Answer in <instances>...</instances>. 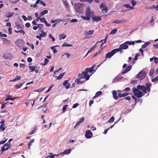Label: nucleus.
Masks as SVG:
<instances>
[{
    "instance_id": "f257e3e1",
    "label": "nucleus",
    "mask_w": 158,
    "mask_h": 158,
    "mask_svg": "<svg viewBox=\"0 0 158 158\" xmlns=\"http://www.w3.org/2000/svg\"><path fill=\"white\" fill-rule=\"evenodd\" d=\"M151 84L150 83H146L145 86L139 85L137 86V88H133V92L134 95L137 98H140L143 95V92L139 89L142 90L144 94L151 91Z\"/></svg>"
},
{
    "instance_id": "f03ea898",
    "label": "nucleus",
    "mask_w": 158,
    "mask_h": 158,
    "mask_svg": "<svg viewBox=\"0 0 158 158\" xmlns=\"http://www.w3.org/2000/svg\"><path fill=\"white\" fill-rule=\"evenodd\" d=\"M94 14V11L92 10L90 7L88 6L86 8L85 11L86 16H82L81 17L84 20H89L90 19V17L93 16Z\"/></svg>"
},
{
    "instance_id": "7ed1b4c3",
    "label": "nucleus",
    "mask_w": 158,
    "mask_h": 158,
    "mask_svg": "<svg viewBox=\"0 0 158 158\" xmlns=\"http://www.w3.org/2000/svg\"><path fill=\"white\" fill-rule=\"evenodd\" d=\"M29 69L31 70V72H33L35 71V73H38L40 67H38L37 65H36L35 66H29Z\"/></svg>"
},
{
    "instance_id": "20e7f679",
    "label": "nucleus",
    "mask_w": 158,
    "mask_h": 158,
    "mask_svg": "<svg viewBox=\"0 0 158 158\" xmlns=\"http://www.w3.org/2000/svg\"><path fill=\"white\" fill-rule=\"evenodd\" d=\"M82 4H78L75 6V9L76 11L78 13H81L82 12L83 8L81 6Z\"/></svg>"
},
{
    "instance_id": "39448f33",
    "label": "nucleus",
    "mask_w": 158,
    "mask_h": 158,
    "mask_svg": "<svg viewBox=\"0 0 158 158\" xmlns=\"http://www.w3.org/2000/svg\"><path fill=\"white\" fill-rule=\"evenodd\" d=\"M115 53L114 49L112 50L111 52H108L106 55V59L105 60H106L107 58H111Z\"/></svg>"
},
{
    "instance_id": "423d86ee",
    "label": "nucleus",
    "mask_w": 158,
    "mask_h": 158,
    "mask_svg": "<svg viewBox=\"0 0 158 158\" xmlns=\"http://www.w3.org/2000/svg\"><path fill=\"white\" fill-rule=\"evenodd\" d=\"M15 44L19 48L22 47L23 46L24 44V42L23 40L19 39L15 42Z\"/></svg>"
},
{
    "instance_id": "0eeeda50",
    "label": "nucleus",
    "mask_w": 158,
    "mask_h": 158,
    "mask_svg": "<svg viewBox=\"0 0 158 158\" xmlns=\"http://www.w3.org/2000/svg\"><path fill=\"white\" fill-rule=\"evenodd\" d=\"M118 96L119 98H122L123 97H125V96L129 94V93L126 92L122 93L124 91H123V90H118Z\"/></svg>"
},
{
    "instance_id": "6e6552de",
    "label": "nucleus",
    "mask_w": 158,
    "mask_h": 158,
    "mask_svg": "<svg viewBox=\"0 0 158 158\" xmlns=\"http://www.w3.org/2000/svg\"><path fill=\"white\" fill-rule=\"evenodd\" d=\"M128 20L126 19H117L113 21L112 22V23H117L119 24L121 23H125L128 22Z\"/></svg>"
},
{
    "instance_id": "1a4fd4ad",
    "label": "nucleus",
    "mask_w": 158,
    "mask_h": 158,
    "mask_svg": "<svg viewBox=\"0 0 158 158\" xmlns=\"http://www.w3.org/2000/svg\"><path fill=\"white\" fill-rule=\"evenodd\" d=\"M85 136L86 138L90 139L93 136L92 133L90 130H87L85 132Z\"/></svg>"
},
{
    "instance_id": "9d476101",
    "label": "nucleus",
    "mask_w": 158,
    "mask_h": 158,
    "mask_svg": "<svg viewBox=\"0 0 158 158\" xmlns=\"http://www.w3.org/2000/svg\"><path fill=\"white\" fill-rule=\"evenodd\" d=\"M146 76L145 72L144 71H141L137 75V78H140L144 77Z\"/></svg>"
},
{
    "instance_id": "9b49d317",
    "label": "nucleus",
    "mask_w": 158,
    "mask_h": 158,
    "mask_svg": "<svg viewBox=\"0 0 158 158\" xmlns=\"http://www.w3.org/2000/svg\"><path fill=\"white\" fill-rule=\"evenodd\" d=\"M87 75V73L86 70L82 72L81 74H79L78 76V77L79 79H81L84 78Z\"/></svg>"
},
{
    "instance_id": "f8f14e48",
    "label": "nucleus",
    "mask_w": 158,
    "mask_h": 158,
    "mask_svg": "<svg viewBox=\"0 0 158 158\" xmlns=\"http://www.w3.org/2000/svg\"><path fill=\"white\" fill-rule=\"evenodd\" d=\"M92 19H93V22L94 21L98 22L101 20L102 19L100 16H94L93 15L92 16Z\"/></svg>"
},
{
    "instance_id": "ddd939ff",
    "label": "nucleus",
    "mask_w": 158,
    "mask_h": 158,
    "mask_svg": "<svg viewBox=\"0 0 158 158\" xmlns=\"http://www.w3.org/2000/svg\"><path fill=\"white\" fill-rule=\"evenodd\" d=\"M99 42H96V44L93 46L87 52V53L89 54V53L93 52L94 49L97 46H98V44L99 43Z\"/></svg>"
},
{
    "instance_id": "4468645a",
    "label": "nucleus",
    "mask_w": 158,
    "mask_h": 158,
    "mask_svg": "<svg viewBox=\"0 0 158 158\" xmlns=\"http://www.w3.org/2000/svg\"><path fill=\"white\" fill-rule=\"evenodd\" d=\"M95 66V65H93L91 68H87L85 70L86 71L87 73L89 72L90 73L93 72V71L95 72V70L94 69V67Z\"/></svg>"
},
{
    "instance_id": "2eb2a0df",
    "label": "nucleus",
    "mask_w": 158,
    "mask_h": 158,
    "mask_svg": "<svg viewBox=\"0 0 158 158\" xmlns=\"http://www.w3.org/2000/svg\"><path fill=\"white\" fill-rule=\"evenodd\" d=\"M64 22L65 20L64 19H56L54 20H53V19H52L51 20V22L52 23H56L57 24L58 23H60V22Z\"/></svg>"
},
{
    "instance_id": "dca6fc26",
    "label": "nucleus",
    "mask_w": 158,
    "mask_h": 158,
    "mask_svg": "<svg viewBox=\"0 0 158 158\" xmlns=\"http://www.w3.org/2000/svg\"><path fill=\"white\" fill-rule=\"evenodd\" d=\"M63 2L64 3V4L65 5V6L67 8V10L69 11L70 10V9L69 7V5L68 3L67 2V0H63Z\"/></svg>"
},
{
    "instance_id": "f3484780",
    "label": "nucleus",
    "mask_w": 158,
    "mask_h": 158,
    "mask_svg": "<svg viewBox=\"0 0 158 158\" xmlns=\"http://www.w3.org/2000/svg\"><path fill=\"white\" fill-rule=\"evenodd\" d=\"M63 85L65 87L66 89H68L70 86V84L68 82V80H65L63 82Z\"/></svg>"
},
{
    "instance_id": "a211bd4d",
    "label": "nucleus",
    "mask_w": 158,
    "mask_h": 158,
    "mask_svg": "<svg viewBox=\"0 0 158 158\" xmlns=\"http://www.w3.org/2000/svg\"><path fill=\"white\" fill-rule=\"evenodd\" d=\"M127 44H125V42L121 44L119 47L123 49H126L128 48V45H127Z\"/></svg>"
},
{
    "instance_id": "6ab92c4d",
    "label": "nucleus",
    "mask_w": 158,
    "mask_h": 158,
    "mask_svg": "<svg viewBox=\"0 0 158 158\" xmlns=\"http://www.w3.org/2000/svg\"><path fill=\"white\" fill-rule=\"evenodd\" d=\"M132 68V66L131 65H130L127 67L124 71H123L122 72V74H124L126 73L130 70Z\"/></svg>"
},
{
    "instance_id": "aec40b11",
    "label": "nucleus",
    "mask_w": 158,
    "mask_h": 158,
    "mask_svg": "<svg viewBox=\"0 0 158 158\" xmlns=\"http://www.w3.org/2000/svg\"><path fill=\"white\" fill-rule=\"evenodd\" d=\"M112 94L113 98L116 100H117L118 99V96L117 95V92L114 90L112 92Z\"/></svg>"
},
{
    "instance_id": "412c9836",
    "label": "nucleus",
    "mask_w": 158,
    "mask_h": 158,
    "mask_svg": "<svg viewBox=\"0 0 158 158\" xmlns=\"http://www.w3.org/2000/svg\"><path fill=\"white\" fill-rule=\"evenodd\" d=\"M3 43L6 45H9L10 43L9 40L6 38H2Z\"/></svg>"
},
{
    "instance_id": "4be33fe9",
    "label": "nucleus",
    "mask_w": 158,
    "mask_h": 158,
    "mask_svg": "<svg viewBox=\"0 0 158 158\" xmlns=\"http://www.w3.org/2000/svg\"><path fill=\"white\" fill-rule=\"evenodd\" d=\"M6 147L2 146V147L1 148V150L2 151V152L1 153V154L2 153V152L8 150L9 148H11L10 146H8L6 148H5Z\"/></svg>"
},
{
    "instance_id": "5701e85b",
    "label": "nucleus",
    "mask_w": 158,
    "mask_h": 158,
    "mask_svg": "<svg viewBox=\"0 0 158 158\" xmlns=\"http://www.w3.org/2000/svg\"><path fill=\"white\" fill-rule=\"evenodd\" d=\"M6 97L7 98H6L5 99L6 101H7L9 100H11L13 101L15 100V98H12L10 95H8L6 96Z\"/></svg>"
},
{
    "instance_id": "b1692460",
    "label": "nucleus",
    "mask_w": 158,
    "mask_h": 158,
    "mask_svg": "<svg viewBox=\"0 0 158 158\" xmlns=\"http://www.w3.org/2000/svg\"><path fill=\"white\" fill-rule=\"evenodd\" d=\"M21 79V76H18L16 77L15 79H14L13 80H10V82L15 81H17L18 80H20Z\"/></svg>"
},
{
    "instance_id": "393cba45",
    "label": "nucleus",
    "mask_w": 158,
    "mask_h": 158,
    "mask_svg": "<svg viewBox=\"0 0 158 158\" xmlns=\"http://www.w3.org/2000/svg\"><path fill=\"white\" fill-rule=\"evenodd\" d=\"M150 44V43L149 42H147L142 46V48L143 49L145 48L147 46Z\"/></svg>"
},
{
    "instance_id": "a878e982",
    "label": "nucleus",
    "mask_w": 158,
    "mask_h": 158,
    "mask_svg": "<svg viewBox=\"0 0 158 158\" xmlns=\"http://www.w3.org/2000/svg\"><path fill=\"white\" fill-rule=\"evenodd\" d=\"M122 49H122V48H121L120 47H119L118 48L115 49L114 50H115V53H116L117 52H120V53L121 54H122L123 52V51Z\"/></svg>"
},
{
    "instance_id": "bb28decb",
    "label": "nucleus",
    "mask_w": 158,
    "mask_h": 158,
    "mask_svg": "<svg viewBox=\"0 0 158 158\" xmlns=\"http://www.w3.org/2000/svg\"><path fill=\"white\" fill-rule=\"evenodd\" d=\"M48 11L47 10H45L40 14V16L42 17L44 14L48 13Z\"/></svg>"
},
{
    "instance_id": "cd10ccee",
    "label": "nucleus",
    "mask_w": 158,
    "mask_h": 158,
    "mask_svg": "<svg viewBox=\"0 0 158 158\" xmlns=\"http://www.w3.org/2000/svg\"><path fill=\"white\" fill-rule=\"evenodd\" d=\"M125 44L129 45H134L135 44V41H127L125 42Z\"/></svg>"
},
{
    "instance_id": "c85d7f7f",
    "label": "nucleus",
    "mask_w": 158,
    "mask_h": 158,
    "mask_svg": "<svg viewBox=\"0 0 158 158\" xmlns=\"http://www.w3.org/2000/svg\"><path fill=\"white\" fill-rule=\"evenodd\" d=\"M14 14V13L9 12L8 13H7L6 15V17L10 18Z\"/></svg>"
},
{
    "instance_id": "c756f323",
    "label": "nucleus",
    "mask_w": 158,
    "mask_h": 158,
    "mask_svg": "<svg viewBox=\"0 0 158 158\" xmlns=\"http://www.w3.org/2000/svg\"><path fill=\"white\" fill-rule=\"evenodd\" d=\"M121 79V78L120 76H118L113 80V82H115L116 81H118L120 80Z\"/></svg>"
},
{
    "instance_id": "7c9ffc66",
    "label": "nucleus",
    "mask_w": 158,
    "mask_h": 158,
    "mask_svg": "<svg viewBox=\"0 0 158 158\" xmlns=\"http://www.w3.org/2000/svg\"><path fill=\"white\" fill-rule=\"evenodd\" d=\"M71 152V149H69L65 150L62 153V154H69Z\"/></svg>"
},
{
    "instance_id": "2f4dec72",
    "label": "nucleus",
    "mask_w": 158,
    "mask_h": 158,
    "mask_svg": "<svg viewBox=\"0 0 158 158\" xmlns=\"http://www.w3.org/2000/svg\"><path fill=\"white\" fill-rule=\"evenodd\" d=\"M62 47H72L73 45L72 44H67V43L66 42H64L63 44L62 45Z\"/></svg>"
},
{
    "instance_id": "473e14b6",
    "label": "nucleus",
    "mask_w": 158,
    "mask_h": 158,
    "mask_svg": "<svg viewBox=\"0 0 158 158\" xmlns=\"http://www.w3.org/2000/svg\"><path fill=\"white\" fill-rule=\"evenodd\" d=\"M41 32L42 33V34H40L39 35L41 36V37H45V36L46 35L47 33L45 32H44L43 31V30H42L41 31Z\"/></svg>"
},
{
    "instance_id": "72a5a7b5",
    "label": "nucleus",
    "mask_w": 158,
    "mask_h": 158,
    "mask_svg": "<svg viewBox=\"0 0 158 158\" xmlns=\"http://www.w3.org/2000/svg\"><path fill=\"white\" fill-rule=\"evenodd\" d=\"M15 32L17 33H22L23 35H24L25 34V33L24 32V31L23 30H21L19 31H16L15 30Z\"/></svg>"
},
{
    "instance_id": "f704fd0d",
    "label": "nucleus",
    "mask_w": 158,
    "mask_h": 158,
    "mask_svg": "<svg viewBox=\"0 0 158 158\" xmlns=\"http://www.w3.org/2000/svg\"><path fill=\"white\" fill-rule=\"evenodd\" d=\"M57 45L55 46H52L51 48V49H52L53 52L54 54L56 53L57 52V50L55 48V47L57 46Z\"/></svg>"
},
{
    "instance_id": "c9c22d12",
    "label": "nucleus",
    "mask_w": 158,
    "mask_h": 158,
    "mask_svg": "<svg viewBox=\"0 0 158 158\" xmlns=\"http://www.w3.org/2000/svg\"><path fill=\"white\" fill-rule=\"evenodd\" d=\"M94 30H90L88 31H87L86 32V35H91L93 34L94 33Z\"/></svg>"
},
{
    "instance_id": "e433bc0d",
    "label": "nucleus",
    "mask_w": 158,
    "mask_h": 158,
    "mask_svg": "<svg viewBox=\"0 0 158 158\" xmlns=\"http://www.w3.org/2000/svg\"><path fill=\"white\" fill-rule=\"evenodd\" d=\"M131 99V97L130 96H129L125 98L121 99V100H123V101H124L125 100H127L128 101H130Z\"/></svg>"
},
{
    "instance_id": "4c0bfd02",
    "label": "nucleus",
    "mask_w": 158,
    "mask_h": 158,
    "mask_svg": "<svg viewBox=\"0 0 158 158\" xmlns=\"http://www.w3.org/2000/svg\"><path fill=\"white\" fill-rule=\"evenodd\" d=\"M108 10V9L107 7H105L102 9V12L103 13H106Z\"/></svg>"
},
{
    "instance_id": "58836bf2",
    "label": "nucleus",
    "mask_w": 158,
    "mask_h": 158,
    "mask_svg": "<svg viewBox=\"0 0 158 158\" xmlns=\"http://www.w3.org/2000/svg\"><path fill=\"white\" fill-rule=\"evenodd\" d=\"M37 25L39 30H41L43 29L44 27V25L43 24H38Z\"/></svg>"
},
{
    "instance_id": "ea45409f",
    "label": "nucleus",
    "mask_w": 158,
    "mask_h": 158,
    "mask_svg": "<svg viewBox=\"0 0 158 158\" xmlns=\"http://www.w3.org/2000/svg\"><path fill=\"white\" fill-rule=\"evenodd\" d=\"M80 79L79 78L78 79L75 80V82L77 83V84H83L84 83V81H81L80 80Z\"/></svg>"
},
{
    "instance_id": "a19ab883",
    "label": "nucleus",
    "mask_w": 158,
    "mask_h": 158,
    "mask_svg": "<svg viewBox=\"0 0 158 158\" xmlns=\"http://www.w3.org/2000/svg\"><path fill=\"white\" fill-rule=\"evenodd\" d=\"M48 60H48V59H47L45 58L44 59V63H41V65H46L48 64Z\"/></svg>"
},
{
    "instance_id": "79ce46f5",
    "label": "nucleus",
    "mask_w": 158,
    "mask_h": 158,
    "mask_svg": "<svg viewBox=\"0 0 158 158\" xmlns=\"http://www.w3.org/2000/svg\"><path fill=\"white\" fill-rule=\"evenodd\" d=\"M124 7H126L127 8H130L131 9H134V8L131 6L130 5L128 4H126L124 5Z\"/></svg>"
},
{
    "instance_id": "37998d69",
    "label": "nucleus",
    "mask_w": 158,
    "mask_h": 158,
    "mask_svg": "<svg viewBox=\"0 0 158 158\" xmlns=\"http://www.w3.org/2000/svg\"><path fill=\"white\" fill-rule=\"evenodd\" d=\"M23 83L20 84L19 85H16L15 86V88L16 89L20 88L23 85Z\"/></svg>"
},
{
    "instance_id": "c03bdc74",
    "label": "nucleus",
    "mask_w": 158,
    "mask_h": 158,
    "mask_svg": "<svg viewBox=\"0 0 158 158\" xmlns=\"http://www.w3.org/2000/svg\"><path fill=\"white\" fill-rule=\"evenodd\" d=\"M101 49L98 52H97L95 53L93 56V57L96 56L98 54H100L101 53Z\"/></svg>"
},
{
    "instance_id": "a18cd8bd",
    "label": "nucleus",
    "mask_w": 158,
    "mask_h": 158,
    "mask_svg": "<svg viewBox=\"0 0 158 158\" xmlns=\"http://www.w3.org/2000/svg\"><path fill=\"white\" fill-rule=\"evenodd\" d=\"M65 74V73H61V74H60L57 77V80H58V79H61L62 77H63V76H64V74Z\"/></svg>"
},
{
    "instance_id": "49530a36",
    "label": "nucleus",
    "mask_w": 158,
    "mask_h": 158,
    "mask_svg": "<svg viewBox=\"0 0 158 158\" xmlns=\"http://www.w3.org/2000/svg\"><path fill=\"white\" fill-rule=\"evenodd\" d=\"M114 116H112L108 120V122L109 123H111L114 121Z\"/></svg>"
},
{
    "instance_id": "de8ad7c7",
    "label": "nucleus",
    "mask_w": 158,
    "mask_h": 158,
    "mask_svg": "<svg viewBox=\"0 0 158 158\" xmlns=\"http://www.w3.org/2000/svg\"><path fill=\"white\" fill-rule=\"evenodd\" d=\"M0 129L1 130L0 131H3L5 129V127L3 126V124L2 123L0 126Z\"/></svg>"
},
{
    "instance_id": "09e8293b",
    "label": "nucleus",
    "mask_w": 158,
    "mask_h": 158,
    "mask_svg": "<svg viewBox=\"0 0 158 158\" xmlns=\"http://www.w3.org/2000/svg\"><path fill=\"white\" fill-rule=\"evenodd\" d=\"M117 31V30L116 29H114L111 31L110 34V35L114 34Z\"/></svg>"
},
{
    "instance_id": "8fccbe9b",
    "label": "nucleus",
    "mask_w": 158,
    "mask_h": 158,
    "mask_svg": "<svg viewBox=\"0 0 158 158\" xmlns=\"http://www.w3.org/2000/svg\"><path fill=\"white\" fill-rule=\"evenodd\" d=\"M154 62L156 64L158 63V58L156 56H153Z\"/></svg>"
},
{
    "instance_id": "3c124183",
    "label": "nucleus",
    "mask_w": 158,
    "mask_h": 158,
    "mask_svg": "<svg viewBox=\"0 0 158 158\" xmlns=\"http://www.w3.org/2000/svg\"><path fill=\"white\" fill-rule=\"evenodd\" d=\"M130 90V87H127L123 89V91H126V93H127V92H128Z\"/></svg>"
},
{
    "instance_id": "603ef678",
    "label": "nucleus",
    "mask_w": 158,
    "mask_h": 158,
    "mask_svg": "<svg viewBox=\"0 0 158 158\" xmlns=\"http://www.w3.org/2000/svg\"><path fill=\"white\" fill-rule=\"evenodd\" d=\"M154 70L153 69H152L150 70L149 72V75L150 76H152L154 73Z\"/></svg>"
},
{
    "instance_id": "864d4df0",
    "label": "nucleus",
    "mask_w": 158,
    "mask_h": 158,
    "mask_svg": "<svg viewBox=\"0 0 158 158\" xmlns=\"http://www.w3.org/2000/svg\"><path fill=\"white\" fill-rule=\"evenodd\" d=\"M15 25L16 26V27L18 29H20V28H22V27H21V26H20L19 23H15Z\"/></svg>"
},
{
    "instance_id": "5fc2aeb1",
    "label": "nucleus",
    "mask_w": 158,
    "mask_h": 158,
    "mask_svg": "<svg viewBox=\"0 0 158 158\" xmlns=\"http://www.w3.org/2000/svg\"><path fill=\"white\" fill-rule=\"evenodd\" d=\"M131 2L133 6H135L137 3L135 1V0H131Z\"/></svg>"
},
{
    "instance_id": "6e6d98bb",
    "label": "nucleus",
    "mask_w": 158,
    "mask_h": 158,
    "mask_svg": "<svg viewBox=\"0 0 158 158\" xmlns=\"http://www.w3.org/2000/svg\"><path fill=\"white\" fill-rule=\"evenodd\" d=\"M40 21H41V22H44V23L47 21L44 17L42 18H40Z\"/></svg>"
},
{
    "instance_id": "4d7b16f0",
    "label": "nucleus",
    "mask_w": 158,
    "mask_h": 158,
    "mask_svg": "<svg viewBox=\"0 0 158 158\" xmlns=\"http://www.w3.org/2000/svg\"><path fill=\"white\" fill-rule=\"evenodd\" d=\"M102 94V92L101 91H99L96 93L95 94V95H96V96H97L98 97V96L101 95Z\"/></svg>"
},
{
    "instance_id": "13d9d810",
    "label": "nucleus",
    "mask_w": 158,
    "mask_h": 158,
    "mask_svg": "<svg viewBox=\"0 0 158 158\" xmlns=\"http://www.w3.org/2000/svg\"><path fill=\"white\" fill-rule=\"evenodd\" d=\"M68 106V105H65L63 106V107L62 108V110H63V111L64 112L67 109V108Z\"/></svg>"
},
{
    "instance_id": "bf43d9fd",
    "label": "nucleus",
    "mask_w": 158,
    "mask_h": 158,
    "mask_svg": "<svg viewBox=\"0 0 158 158\" xmlns=\"http://www.w3.org/2000/svg\"><path fill=\"white\" fill-rule=\"evenodd\" d=\"M49 37L50 38H52V40L53 42L55 41V38L53 36H52L51 34H49Z\"/></svg>"
},
{
    "instance_id": "052dcab7",
    "label": "nucleus",
    "mask_w": 158,
    "mask_h": 158,
    "mask_svg": "<svg viewBox=\"0 0 158 158\" xmlns=\"http://www.w3.org/2000/svg\"><path fill=\"white\" fill-rule=\"evenodd\" d=\"M7 103V102H5L2 105L1 109H2L5 108V106H6V104Z\"/></svg>"
},
{
    "instance_id": "680f3d73",
    "label": "nucleus",
    "mask_w": 158,
    "mask_h": 158,
    "mask_svg": "<svg viewBox=\"0 0 158 158\" xmlns=\"http://www.w3.org/2000/svg\"><path fill=\"white\" fill-rule=\"evenodd\" d=\"M157 81H158V76L155 77V78H153L152 80V82H154Z\"/></svg>"
},
{
    "instance_id": "e2e57ef3",
    "label": "nucleus",
    "mask_w": 158,
    "mask_h": 158,
    "mask_svg": "<svg viewBox=\"0 0 158 158\" xmlns=\"http://www.w3.org/2000/svg\"><path fill=\"white\" fill-rule=\"evenodd\" d=\"M84 117H82L80 118L79 121L78 122L80 123H81L84 121Z\"/></svg>"
},
{
    "instance_id": "0e129e2a",
    "label": "nucleus",
    "mask_w": 158,
    "mask_h": 158,
    "mask_svg": "<svg viewBox=\"0 0 158 158\" xmlns=\"http://www.w3.org/2000/svg\"><path fill=\"white\" fill-rule=\"evenodd\" d=\"M0 36L2 37H6L7 35L6 34H3L2 32H0Z\"/></svg>"
},
{
    "instance_id": "69168bd1",
    "label": "nucleus",
    "mask_w": 158,
    "mask_h": 158,
    "mask_svg": "<svg viewBox=\"0 0 158 158\" xmlns=\"http://www.w3.org/2000/svg\"><path fill=\"white\" fill-rule=\"evenodd\" d=\"M34 142V139H33L31 140L30 142L28 143V145L30 144V145H31V144Z\"/></svg>"
},
{
    "instance_id": "338daca9",
    "label": "nucleus",
    "mask_w": 158,
    "mask_h": 158,
    "mask_svg": "<svg viewBox=\"0 0 158 158\" xmlns=\"http://www.w3.org/2000/svg\"><path fill=\"white\" fill-rule=\"evenodd\" d=\"M49 154H51V155H49V156L50 158H54L55 155H52L53 154L52 153H50Z\"/></svg>"
},
{
    "instance_id": "774afa93",
    "label": "nucleus",
    "mask_w": 158,
    "mask_h": 158,
    "mask_svg": "<svg viewBox=\"0 0 158 158\" xmlns=\"http://www.w3.org/2000/svg\"><path fill=\"white\" fill-rule=\"evenodd\" d=\"M30 24L29 23H27L25 24V27L27 28H29L30 26Z\"/></svg>"
}]
</instances>
